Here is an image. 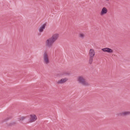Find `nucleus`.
<instances>
[{
  "mask_svg": "<svg viewBox=\"0 0 130 130\" xmlns=\"http://www.w3.org/2000/svg\"><path fill=\"white\" fill-rule=\"evenodd\" d=\"M77 81L79 83L84 86H87L89 84L84 77L82 76H78L77 78Z\"/></svg>",
  "mask_w": 130,
  "mask_h": 130,
  "instance_id": "nucleus-1",
  "label": "nucleus"
},
{
  "mask_svg": "<svg viewBox=\"0 0 130 130\" xmlns=\"http://www.w3.org/2000/svg\"><path fill=\"white\" fill-rule=\"evenodd\" d=\"M95 55L94 50L93 48L90 49L89 52V58L88 60L89 63L91 64L92 63L93 58Z\"/></svg>",
  "mask_w": 130,
  "mask_h": 130,
  "instance_id": "nucleus-2",
  "label": "nucleus"
},
{
  "mask_svg": "<svg viewBox=\"0 0 130 130\" xmlns=\"http://www.w3.org/2000/svg\"><path fill=\"white\" fill-rule=\"evenodd\" d=\"M43 59V62L45 64H47L50 63L48 53L47 51H45L44 53Z\"/></svg>",
  "mask_w": 130,
  "mask_h": 130,
  "instance_id": "nucleus-3",
  "label": "nucleus"
},
{
  "mask_svg": "<svg viewBox=\"0 0 130 130\" xmlns=\"http://www.w3.org/2000/svg\"><path fill=\"white\" fill-rule=\"evenodd\" d=\"M54 42L50 38L46 40L45 42V45L46 47H50L52 46Z\"/></svg>",
  "mask_w": 130,
  "mask_h": 130,
  "instance_id": "nucleus-4",
  "label": "nucleus"
},
{
  "mask_svg": "<svg viewBox=\"0 0 130 130\" xmlns=\"http://www.w3.org/2000/svg\"><path fill=\"white\" fill-rule=\"evenodd\" d=\"M29 123L33 122L36 121L37 119V117L36 115L34 114H31L29 115Z\"/></svg>",
  "mask_w": 130,
  "mask_h": 130,
  "instance_id": "nucleus-5",
  "label": "nucleus"
},
{
  "mask_svg": "<svg viewBox=\"0 0 130 130\" xmlns=\"http://www.w3.org/2000/svg\"><path fill=\"white\" fill-rule=\"evenodd\" d=\"M108 11L107 8L106 7H103L100 11V14L101 16H104L106 14Z\"/></svg>",
  "mask_w": 130,
  "mask_h": 130,
  "instance_id": "nucleus-6",
  "label": "nucleus"
},
{
  "mask_svg": "<svg viewBox=\"0 0 130 130\" xmlns=\"http://www.w3.org/2000/svg\"><path fill=\"white\" fill-rule=\"evenodd\" d=\"M59 37V34L58 33H55L53 34L51 38H50L55 42L57 40Z\"/></svg>",
  "mask_w": 130,
  "mask_h": 130,
  "instance_id": "nucleus-7",
  "label": "nucleus"
},
{
  "mask_svg": "<svg viewBox=\"0 0 130 130\" xmlns=\"http://www.w3.org/2000/svg\"><path fill=\"white\" fill-rule=\"evenodd\" d=\"M102 50L104 52H107L109 53H112L113 52L112 49L108 47L102 48Z\"/></svg>",
  "mask_w": 130,
  "mask_h": 130,
  "instance_id": "nucleus-8",
  "label": "nucleus"
},
{
  "mask_svg": "<svg viewBox=\"0 0 130 130\" xmlns=\"http://www.w3.org/2000/svg\"><path fill=\"white\" fill-rule=\"evenodd\" d=\"M68 80V79L66 77L62 78L57 81V83L58 84H62L67 82Z\"/></svg>",
  "mask_w": 130,
  "mask_h": 130,
  "instance_id": "nucleus-9",
  "label": "nucleus"
},
{
  "mask_svg": "<svg viewBox=\"0 0 130 130\" xmlns=\"http://www.w3.org/2000/svg\"><path fill=\"white\" fill-rule=\"evenodd\" d=\"M119 115L122 116H126L130 115V111H124L119 113Z\"/></svg>",
  "mask_w": 130,
  "mask_h": 130,
  "instance_id": "nucleus-10",
  "label": "nucleus"
},
{
  "mask_svg": "<svg viewBox=\"0 0 130 130\" xmlns=\"http://www.w3.org/2000/svg\"><path fill=\"white\" fill-rule=\"evenodd\" d=\"M46 24H44L42 25L39 28V31L40 32H42L45 29Z\"/></svg>",
  "mask_w": 130,
  "mask_h": 130,
  "instance_id": "nucleus-11",
  "label": "nucleus"
},
{
  "mask_svg": "<svg viewBox=\"0 0 130 130\" xmlns=\"http://www.w3.org/2000/svg\"><path fill=\"white\" fill-rule=\"evenodd\" d=\"M78 36L79 38L83 39L85 37V35L82 32H80Z\"/></svg>",
  "mask_w": 130,
  "mask_h": 130,
  "instance_id": "nucleus-12",
  "label": "nucleus"
},
{
  "mask_svg": "<svg viewBox=\"0 0 130 130\" xmlns=\"http://www.w3.org/2000/svg\"><path fill=\"white\" fill-rule=\"evenodd\" d=\"M26 118V117H25L22 116L20 117L18 119L20 121H22L24 120Z\"/></svg>",
  "mask_w": 130,
  "mask_h": 130,
  "instance_id": "nucleus-13",
  "label": "nucleus"
},
{
  "mask_svg": "<svg viewBox=\"0 0 130 130\" xmlns=\"http://www.w3.org/2000/svg\"><path fill=\"white\" fill-rule=\"evenodd\" d=\"M106 2H108L109 1V0H105Z\"/></svg>",
  "mask_w": 130,
  "mask_h": 130,
  "instance_id": "nucleus-14",
  "label": "nucleus"
}]
</instances>
